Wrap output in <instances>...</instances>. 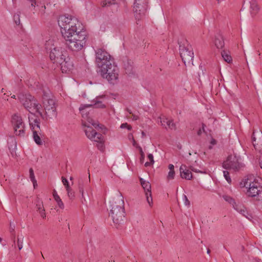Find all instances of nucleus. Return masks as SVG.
<instances>
[{"instance_id": "69168bd1", "label": "nucleus", "mask_w": 262, "mask_h": 262, "mask_svg": "<svg viewBox=\"0 0 262 262\" xmlns=\"http://www.w3.org/2000/svg\"><path fill=\"white\" fill-rule=\"evenodd\" d=\"M35 4H36V1H35V3H31V6L32 7H34Z\"/></svg>"}, {"instance_id": "c85d7f7f", "label": "nucleus", "mask_w": 262, "mask_h": 262, "mask_svg": "<svg viewBox=\"0 0 262 262\" xmlns=\"http://www.w3.org/2000/svg\"><path fill=\"white\" fill-rule=\"evenodd\" d=\"M147 157L150 162H147L145 163L144 165L145 167L150 166L154 163V156L151 154H149L147 156Z\"/></svg>"}, {"instance_id": "1a4fd4ad", "label": "nucleus", "mask_w": 262, "mask_h": 262, "mask_svg": "<svg viewBox=\"0 0 262 262\" xmlns=\"http://www.w3.org/2000/svg\"><path fill=\"white\" fill-rule=\"evenodd\" d=\"M11 122L15 135L24 137L25 134V126L21 117L18 114H15L12 116Z\"/></svg>"}, {"instance_id": "f8f14e48", "label": "nucleus", "mask_w": 262, "mask_h": 262, "mask_svg": "<svg viewBox=\"0 0 262 262\" xmlns=\"http://www.w3.org/2000/svg\"><path fill=\"white\" fill-rule=\"evenodd\" d=\"M67 55L66 52H62L57 48H54L50 51V58L53 61V63L58 64Z\"/></svg>"}, {"instance_id": "f3484780", "label": "nucleus", "mask_w": 262, "mask_h": 262, "mask_svg": "<svg viewBox=\"0 0 262 262\" xmlns=\"http://www.w3.org/2000/svg\"><path fill=\"white\" fill-rule=\"evenodd\" d=\"M35 116H28V119L29 122V124L30 126V127L32 130V132H34L35 130H37V128H38V130H41L40 128V120L34 118Z\"/></svg>"}, {"instance_id": "09e8293b", "label": "nucleus", "mask_w": 262, "mask_h": 262, "mask_svg": "<svg viewBox=\"0 0 262 262\" xmlns=\"http://www.w3.org/2000/svg\"><path fill=\"white\" fill-rule=\"evenodd\" d=\"M135 2L137 3H140L139 5L147 4L148 3V0H135Z\"/></svg>"}, {"instance_id": "bb28decb", "label": "nucleus", "mask_w": 262, "mask_h": 262, "mask_svg": "<svg viewBox=\"0 0 262 262\" xmlns=\"http://www.w3.org/2000/svg\"><path fill=\"white\" fill-rule=\"evenodd\" d=\"M221 54L225 61L228 63H230L232 61V59L229 51L223 50Z\"/></svg>"}, {"instance_id": "79ce46f5", "label": "nucleus", "mask_w": 262, "mask_h": 262, "mask_svg": "<svg viewBox=\"0 0 262 262\" xmlns=\"http://www.w3.org/2000/svg\"><path fill=\"white\" fill-rule=\"evenodd\" d=\"M62 179V182L63 184V185L65 186L66 189H67L68 186H70L68 181L67 179H66L64 177H62L61 178Z\"/></svg>"}, {"instance_id": "b1692460", "label": "nucleus", "mask_w": 262, "mask_h": 262, "mask_svg": "<svg viewBox=\"0 0 262 262\" xmlns=\"http://www.w3.org/2000/svg\"><path fill=\"white\" fill-rule=\"evenodd\" d=\"M93 104H89L86 106V107H90L94 106L95 108H105V105L102 103V101L99 100V98H96L92 101Z\"/></svg>"}, {"instance_id": "a211bd4d", "label": "nucleus", "mask_w": 262, "mask_h": 262, "mask_svg": "<svg viewBox=\"0 0 262 262\" xmlns=\"http://www.w3.org/2000/svg\"><path fill=\"white\" fill-rule=\"evenodd\" d=\"M180 176L182 179L186 180H191L192 178V175L191 171L187 169L185 165L182 164L180 167Z\"/></svg>"}, {"instance_id": "49530a36", "label": "nucleus", "mask_w": 262, "mask_h": 262, "mask_svg": "<svg viewBox=\"0 0 262 262\" xmlns=\"http://www.w3.org/2000/svg\"><path fill=\"white\" fill-rule=\"evenodd\" d=\"M244 207V206L236 204V203H235V204H233V207L234 208V209H235L238 212H240V207Z\"/></svg>"}, {"instance_id": "39448f33", "label": "nucleus", "mask_w": 262, "mask_h": 262, "mask_svg": "<svg viewBox=\"0 0 262 262\" xmlns=\"http://www.w3.org/2000/svg\"><path fill=\"white\" fill-rule=\"evenodd\" d=\"M243 187L248 188L247 194L248 196L254 198L257 201L262 200V186L255 181H252L249 178L241 182Z\"/></svg>"}, {"instance_id": "0eeeda50", "label": "nucleus", "mask_w": 262, "mask_h": 262, "mask_svg": "<svg viewBox=\"0 0 262 262\" xmlns=\"http://www.w3.org/2000/svg\"><path fill=\"white\" fill-rule=\"evenodd\" d=\"M222 166L224 169L238 171L245 166L244 163L241 161V159L236 156H229L225 161Z\"/></svg>"}, {"instance_id": "c9c22d12", "label": "nucleus", "mask_w": 262, "mask_h": 262, "mask_svg": "<svg viewBox=\"0 0 262 262\" xmlns=\"http://www.w3.org/2000/svg\"><path fill=\"white\" fill-rule=\"evenodd\" d=\"M138 148L139 149V151H140V161L141 163H143L144 162V158H145V155L142 150V148L140 146H138Z\"/></svg>"}, {"instance_id": "c03bdc74", "label": "nucleus", "mask_w": 262, "mask_h": 262, "mask_svg": "<svg viewBox=\"0 0 262 262\" xmlns=\"http://www.w3.org/2000/svg\"><path fill=\"white\" fill-rule=\"evenodd\" d=\"M205 126V124L204 123H202V128H200L199 129V130L198 131V132H197L198 135L200 136L202 134V132H205V128H204Z\"/></svg>"}, {"instance_id": "5fc2aeb1", "label": "nucleus", "mask_w": 262, "mask_h": 262, "mask_svg": "<svg viewBox=\"0 0 262 262\" xmlns=\"http://www.w3.org/2000/svg\"><path fill=\"white\" fill-rule=\"evenodd\" d=\"M132 119L133 120H137L139 119V117L135 114H132Z\"/></svg>"}, {"instance_id": "4468645a", "label": "nucleus", "mask_w": 262, "mask_h": 262, "mask_svg": "<svg viewBox=\"0 0 262 262\" xmlns=\"http://www.w3.org/2000/svg\"><path fill=\"white\" fill-rule=\"evenodd\" d=\"M140 181L142 187L144 189L147 201L149 205L151 206V204H152V198L151 196V185L149 183V182L144 180V179L142 178L140 179Z\"/></svg>"}, {"instance_id": "a18cd8bd", "label": "nucleus", "mask_w": 262, "mask_h": 262, "mask_svg": "<svg viewBox=\"0 0 262 262\" xmlns=\"http://www.w3.org/2000/svg\"><path fill=\"white\" fill-rule=\"evenodd\" d=\"M183 200L184 201L185 204L187 206L190 205V202L189 201L187 196L186 195H183Z\"/></svg>"}, {"instance_id": "bf43d9fd", "label": "nucleus", "mask_w": 262, "mask_h": 262, "mask_svg": "<svg viewBox=\"0 0 262 262\" xmlns=\"http://www.w3.org/2000/svg\"><path fill=\"white\" fill-rule=\"evenodd\" d=\"M259 163L260 167L262 169V157L259 158Z\"/></svg>"}, {"instance_id": "72a5a7b5", "label": "nucleus", "mask_w": 262, "mask_h": 262, "mask_svg": "<svg viewBox=\"0 0 262 262\" xmlns=\"http://www.w3.org/2000/svg\"><path fill=\"white\" fill-rule=\"evenodd\" d=\"M116 0H104L102 2V6H108L115 4Z\"/></svg>"}, {"instance_id": "e2e57ef3", "label": "nucleus", "mask_w": 262, "mask_h": 262, "mask_svg": "<svg viewBox=\"0 0 262 262\" xmlns=\"http://www.w3.org/2000/svg\"><path fill=\"white\" fill-rule=\"evenodd\" d=\"M141 134H142V138H144L145 136V135H146L145 133L143 131H142Z\"/></svg>"}, {"instance_id": "4be33fe9", "label": "nucleus", "mask_w": 262, "mask_h": 262, "mask_svg": "<svg viewBox=\"0 0 262 262\" xmlns=\"http://www.w3.org/2000/svg\"><path fill=\"white\" fill-rule=\"evenodd\" d=\"M133 62L131 60H127L124 62V67L126 74L130 75L134 74Z\"/></svg>"}, {"instance_id": "9b49d317", "label": "nucleus", "mask_w": 262, "mask_h": 262, "mask_svg": "<svg viewBox=\"0 0 262 262\" xmlns=\"http://www.w3.org/2000/svg\"><path fill=\"white\" fill-rule=\"evenodd\" d=\"M84 125L86 127L84 130L86 137L90 140L95 142H102L103 141V136L100 133L96 132L93 127L84 124Z\"/></svg>"}, {"instance_id": "aec40b11", "label": "nucleus", "mask_w": 262, "mask_h": 262, "mask_svg": "<svg viewBox=\"0 0 262 262\" xmlns=\"http://www.w3.org/2000/svg\"><path fill=\"white\" fill-rule=\"evenodd\" d=\"M248 3L250 4V12L252 15H255L259 10V7L258 6L257 2L256 0H245L244 5L246 3Z\"/></svg>"}, {"instance_id": "f257e3e1", "label": "nucleus", "mask_w": 262, "mask_h": 262, "mask_svg": "<svg viewBox=\"0 0 262 262\" xmlns=\"http://www.w3.org/2000/svg\"><path fill=\"white\" fill-rule=\"evenodd\" d=\"M58 23L69 49L73 51L82 50L86 41V33L80 28V24L78 19L71 15H61Z\"/></svg>"}, {"instance_id": "5701e85b", "label": "nucleus", "mask_w": 262, "mask_h": 262, "mask_svg": "<svg viewBox=\"0 0 262 262\" xmlns=\"http://www.w3.org/2000/svg\"><path fill=\"white\" fill-rule=\"evenodd\" d=\"M38 128H37V130H35L33 132V137L35 142L39 145H41L42 144V141L41 139L42 137V133L41 130H38Z\"/></svg>"}, {"instance_id": "37998d69", "label": "nucleus", "mask_w": 262, "mask_h": 262, "mask_svg": "<svg viewBox=\"0 0 262 262\" xmlns=\"http://www.w3.org/2000/svg\"><path fill=\"white\" fill-rule=\"evenodd\" d=\"M242 214H243L244 216H246V214L247 213V210L245 207H240V212Z\"/></svg>"}, {"instance_id": "3c124183", "label": "nucleus", "mask_w": 262, "mask_h": 262, "mask_svg": "<svg viewBox=\"0 0 262 262\" xmlns=\"http://www.w3.org/2000/svg\"><path fill=\"white\" fill-rule=\"evenodd\" d=\"M39 212V213H40L41 216L42 218L46 217V213H45V210L44 208H43L42 209L40 210Z\"/></svg>"}, {"instance_id": "6ab92c4d", "label": "nucleus", "mask_w": 262, "mask_h": 262, "mask_svg": "<svg viewBox=\"0 0 262 262\" xmlns=\"http://www.w3.org/2000/svg\"><path fill=\"white\" fill-rule=\"evenodd\" d=\"M160 123L166 129H176V125L172 120L168 119L167 118L161 119Z\"/></svg>"}, {"instance_id": "774afa93", "label": "nucleus", "mask_w": 262, "mask_h": 262, "mask_svg": "<svg viewBox=\"0 0 262 262\" xmlns=\"http://www.w3.org/2000/svg\"><path fill=\"white\" fill-rule=\"evenodd\" d=\"M210 250L209 249H208V250H207V253H208V254H209V253H210Z\"/></svg>"}, {"instance_id": "6e6552de", "label": "nucleus", "mask_w": 262, "mask_h": 262, "mask_svg": "<svg viewBox=\"0 0 262 262\" xmlns=\"http://www.w3.org/2000/svg\"><path fill=\"white\" fill-rule=\"evenodd\" d=\"M180 54L185 66L193 65V52L191 46L187 44L180 45Z\"/></svg>"}, {"instance_id": "a19ab883", "label": "nucleus", "mask_w": 262, "mask_h": 262, "mask_svg": "<svg viewBox=\"0 0 262 262\" xmlns=\"http://www.w3.org/2000/svg\"><path fill=\"white\" fill-rule=\"evenodd\" d=\"M120 127L121 128H126L128 130H130L132 128V126L130 125H128L127 123H122Z\"/></svg>"}, {"instance_id": "dca6fc26", "label": "nucleus", "mask_w": 262, "mask_h": 262, "mask_svg": "<svg viewBox=\"0 0 262 262\" xmlns=\"http://www.w3.org/2000/svg\"><path fill=\"white\" fill-rule=\"evenodd\" d=\"M255 133V132H253L252 136L253 145L256 150H257L259 152H261L262 151V132H257V133L260 136V138L258 140H256Z\"/></svg>"}, {"instance_id": "cd10ccee", "label": "nucleus", "mask_w": 262, "mask_h": 262, "mask_svg": "<svg viewBox=\"0 0 262 262\" xmlns=\"http://www.w3.org/2000/svg\"><path fill=\"white\" fill-rule=\"evenodd\" d=\"M24 241V237L23 236L17 237L16 248L17 247L19 250H21L22 249Z\"/></svg>"}, {"instance_id": "9d476101", "label": "nucleus", "mask_w": 262, "mask_h": 262, "mask_svg": "<svg viewBox=\"0 0 262 262\" xmlns=\"http://www.w3.org/2000/svg\"><path fill=\"white\" fill-rule=\"evenodd\" d=\"M95 55L96 63L99 68L113 60L110 54L102 49H98L96 50Z\"/></svg>"}, {"instance_id": "0e129e2a", "label": "nucleus", "mask_w": 262, "mask_h": 262, "mask_svg": "<svg viewBox=\"0 0 262 262\" xmlns=\"http://www.w3.org/2000/svg\"><path fill=\"white\" fill-rule=\"evenodd\" d=\"M126 111L129 113V114H133L132 111L129 109L126 108Z\"/></svg>"}, {"instance_id": "7c9ffc66", "label": "nucleus", "mask_w": 262, "mask_h": 262, "mask_svg": "<svg viewBox=\"0 0 262 262\" xmlns=\"http://www.w3.org/2000/svg\"><path fill=\"white\" fill-rule=\"evenodd\" d=\"M20 12H18L14 15V20L16 25H19L20 24Z\"/></svg>"}, {"instance_id": "412c9836", "label": "nucleus", "mask_w": 262, "mask_h": 262, "mask_svg": "<svg viewBox=\"0 0 262 262\" xmlns=\"http://www.w3.org/2000/svg\"><path fill=\"white\" fill-rule=\"evenodd\" d=\"M214 43L217 49H222L225 45L224 39L220 32L215 36Z\"/></svg>"}, {"instance_id": "6e6d98bb", "label": "nucleus", "mask_w": 262, "mask_h": 262, "mask_svg": "<svg viewBox=\"0 0 262 262\" xmlns=\"http://www.w3.org/2000/svg\"><path fill=\"white\" fill-rule=\"evenodd\" d=\"M168 168L169 169V171L174 170V166L173 165L170 164L168 165Z\"/></svg>"}, {"instance_id": "7ed1b4c3", "label": "nucleus", "mask_w": 262, "mask_h": 262, "mask_svg": "<svg viewBox=\"0 0 262 262\" xmlns=\"http://www.w3.org/2000/svg\"><path fill=\"white\" fill-rule=\"evenodd\" d=\"M42 105L45 114L41 112L40 109L37 113L44 120L55 118L57 115L55 100L49 96L44 94L42 98Z\"/></svg>"}, {"instance_id": "f03ea898", "label": "nucleus", "mask_w": 262, "mask_h": 262, "mask_svg": "<svg viewBox=\"0 0 262 262\" xmlns=\"http://www.w3.org/2000/svg\"><path fill=\"white\" fill-rule=\"evenodd\" d=\"M119 194L118 198L111 202V209L110 214L112 217L113 222L118 225L123 222L125 217L123 197L120 192Z\"/></svg>"}, {"instance_id": "a878e982", "label": "nucleus", "mask_w": 262, "mask_h": 262, "mask_svg": "<svg viewBox=\"0 0 262 262\" xmlns=\"http://www.w3.org/2000/svg\"><path fill=\"white\" fill-rule=\"evenodd\" d=\"M8 143L9 144V149L11 151L12 156H14L13 152L15 151L16 148V142L14 139L11 138L8 141Z\"/></svg>"}, {"instance_id": "58836bf2", "label": "nucleus", "mask_w": 262, "mask_h": 262, "mask_svg": "<svg viewBox=\"0 0 262 262\" xmlns=\"http://www.w3.org/2000/svg\"><path fill=\"white\" fill-rule=\"evenodd\" d=\"M88 121L94 127L97 128V127H99L100 124L97 122H95V121H94L93 119H89Z\"/></svg>"}, {"instance_id": "423d86ee", "label": "nucleus", "mask_w": 262, "mask_h": 262, "mask_svg": "<svg viewBox=\"0 0 262 262\" xmlns=\"http://www.w3.org/2000/svg\"><path fill=\"white\" fill-rule=\"evenodd\" d=\"M18 99L23 106L28 110L33 116L32 111L35 110L37 113L41 109V105L34 98V96L29 93H20L18 95Z\"/></svg>"}, {"instance_id": "338daca9", "label": "nucleus", "mask_w": 262, "mask_h": 262, "mask_svg": "<svg viewBox=\"0 0 262 262\" xmlns=\"http://www.w3.org/2000/svg\"><path fill=\"white\" fill-rule=\"evenodd\" d=\"M11 98H14V99H15V98H16V96H15V95H12V96H11Z\"/></svg>"}, {"instance_id": "13d9d810", "label": "nucleus", "mask_w": 262, "mask_h": 262, "mask_svg": "<svg viewBox=\"0 0 262 262\" xmlns=\"http://www.w3.org/2000/svg\"><path fill=\"white\" fill-rule=\"evenodd\" d=\"M33 184V186L34 187V188H36V187L37 186V181L34 179V181H31Z\"/></svg>"}, {"instance_id": "393cba45", "label": "nucleus", "mask_w": 262, "mask_h": 262, "mask_svg": "<svg viewBox=\"0 0 262 262\" xmlns=\"http://www.w3.org/2000/svg\"><path fill=\"white\" fill-rule=\"evenodd\" d=\"M84 182L82 178H79L78 180V188L79 192L81 194L82 199L85 201V198L84 195Z\"/></svg>"}, {"instance_id": "473e14b6", "label": "nucleus", "mask_w": 262, "mask_h": 262, "mask_svg": "<svg viewBox=\"0 0 262 262\" xmlns=\"http://www.w3.org/2000/svg\"><path fill=\"white\" fill-rule=\"evenodd\" d=\"M223 198L226 202H228L229 203L232 205V206H233V204H235V203L234 199L230 196L225 195L223 196Z\"/></svg>"}, {"instance_id": "864d4df0", "label": "nucleus", "mask_w": 262, "mask_h": 262, "mask_svg": "<svg viewBox=\"0 0 262 262\" xmlns=\"http://www.w3.org/2000/svg\"><path fill=\"white\" fill-rule=\"evenodd\" d=\"M12 240H13V244H12V246L14 247V248L15 249H16V241H15V236L13 237Z\"/></svg>"}, {"instance_id": "680f3d73", "label": "nucleus", "mask_w": 262, "mask_h": 262, "mask_svg": "<svg viewBox=\"0 0 262 262\" xmlns=\"http://www.w3.org/2000/svg\"><path fill=\"white\" fill-rule=\"evenodd\" d=\"M130 136H132V137H133L132 135H130ZM132 139H133V145L134 146H135V144H136V141L135 140H134V138L132 137Z\"/></svg>"}, {"instance_id": "ea45409f", "label": "nucleus", "mask_w": 262, "mask_h": 262, "mask_svg": "<svg viewBox=\"0 0 262 262\" xmlns=\"http://www.w3.org/2000/svg\"><path fill=\"white\" fill-rule=\"evenodd\" d=\"M29 175H30V179L31 181H34L35 176L34 173L33 169L32 168H30L29 169Z\"/></svg>"}, {"instance_id": "c756f323", "label": "nucleus", "mask_w": 262, "mask_h": 262, "mask_svg": "<svg viewBox=\"0 0 262 262\" xmlns=\"http://www.w3.org/2000/svg\"><path fill=\"white\" fill-rule=\"evenodd\" d=\"M54 199L57 202L59 207L61 209H63L64 208V204H63L62 200H61L60 198L59 197V196L55 195V198Z\"/></svg>"}, {"instance_id": "ddd939ff", "label": "nucleus", "mask_w": 262, "mask_h": 262, "mask_svg": "<svg viewBox=\"0 0 262 262\" xmlns=\"http://www.w3.org/2000/svg\"><path fill=\"white\" fill-rule=\"evenodd\" d=\"M139 4L140 3L135 2L134 4L133 10L137 20H140L145 16L147 9V4L139 5Z\"/></svg>"}, {"instance_id": "2f4dec72", "label": "nucleus", "mask_w": 262, "mask_h": 262, "mask_svg": "<svg viewBox=\"0 0 262 262\" xmlns=\"http://www.w3.org/2000/svg\"><path fill=\"white\" fill-rule=\"evenodd\" d=\"M66 190L67 191L69 198L70 199H73L75 197V194L72 189L70 187V186H68Z\"/></svg>"}, {"instance_id": "20e7f679", "label": "nucleus", "mask_w": 262, "mask_h": 262, "mask_svg": "<svg viewBox=\"0 0 262 262\" xmlns=\"http://www.w3.org/2000/svg\"><path fill=\"white\" fill-rule=\"evenodd\" d=\"M99 68V72L103 78H105L110 83H116L118 79L119 69L113 60Z\"/></svg>"}, {"instance_id": "8fccbe9b", "label": "nucleus", "mask_w": 262, "mask_h": 262, "mask_svg": "<svg viewBox=\"0 0 262 262\" xmlns=\"http://www.w3.org/2000/svg\"><path fill=\"white\" fill-rule=\"evenodd\" d=\"M189 168L191 170H192V171L195 172H198V173H199V172L203 173V172L201 170L196 169V168H195L194 167H193L192 166H190Z\"/></svg>"}, {"instance_id": "de8ad7c7", "label": "nucleus", "mask_w": 262, "mask_h": 262, "mask_svg": "<svg viewBox=\"0 0 262 262\" xmlns=\"http://www.w3.org/2000/svg\"><path fill=\"white\" fill-rule=\"evenodd\" d=\"M104 142V139L103 138V141L102 142H98L99 144L98 145V148L100 150H103L104 149V145L103 142Z\"/></svg>"}, {"instance_id": "4c0bfd02", "label": "nucleus", "mask_w": 262, "mask_h": 262, "mask_svg": "<svg viewBox=\"0 0 262 262\" xmlns=\"http://www.w3.org/2000/svg\"><path fill=\"white\" fill-rule=\"evenodd\" d=\"M15 226L14 224H13L11 222L10 223V228H9V231L11 234H12L13 236H15L14 233H15Z\"/></svg>"}, {"instance_id": "f704fd0d", "label": "nucleus", "mask_w": 262, "mask_h": 262, "mask_svg": "<svg viewBox=\"0 0 262 262\" xmlns=\"http://www.w3.org/2000/svg\"><path fill=\"white\" fill-rule=\"evenodd\" d=\"M224 177L226 180V181L228 182V183H230L231 182V179L229 176V172L227 170H224L223 171Z\"/></svg>"}, {"instance_id": "e433bc0d", "label": "nucleus", "mask_w": 262, "mask_h": 262, "mask_svg": "<svg viewBox=\"0 0 262 262\" xmlns=\"http://www.w3.org/2000/svg\"><path fill=\"white\" fill-rule=\"evenodd\" d=\"M175 176L174 170L169 171L167 176V180H172L174 179Z\"/></svg>"}, {"instance_id": "2eb2a0df", "label": "nucleus", "mask_w": 262, "mask_h": 262, "mask_svg": "<svg viewBox=\"0 0 262 262\" xmlns=\"http://www.w3.org/2000/svg\"><path fill=\"white\" fill-rule=\"evenodd\" d=\"M62 73H67L71 70L73 67V63L71 59L67 55L59 63Z\"/></svg>"}, {"instance_id": "052dcab7", "label": "nucleus", "mask_w": 262, "mask_h": 262, "mask_svg": "<svg viewBox=\"0 0 262 262\" xmlns=\"http://www.w3.org/2000/svg\"><path fill=\"white\" fill-rule=\"evenodd\" d=\"M53 195L54 198H55V195H58V194L57 193L55 189L53 190Z\"/></svg>"}, {"instance_id": "603ef678", "label": "nucleus", "mask_w": 262, "mask_h": 262, "mask_svg": "<svg viewBox=\"0 0 262 262\" xmlns=\"http://www.w3.org/2000/svg\"><path fill=\"white\" fill-rule=\"evenodd\" d=\"M36 206L39 211L43 208L42 203H41V204H36Z\"/></svg>"}, {"instance_id": "4d7b16f0", "label": "nucleus", "mask_w": 262, "mask_h": 262, "mask_svg": "<svg viewBox=\"0 0 262 262\" xmlns=\"http://www.w3.org/2000/svg\"><path fill=\"white\" fill-rule=\"evenodd\" d=\"M210 143L213 145H215L216 144V141L214 139H212Z\"/></svg>"}]
</instances>
